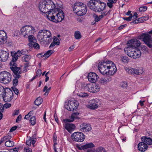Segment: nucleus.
I'll use <instances>...</instances> for the list:
<instances>
[{
  "instance_id": "1",
  "label": "nucleus",
  "mask_w": 152,
  "mask_h": 152,
  "mask_svg": "<svg viewBox=\"0 0 152 152\" xmlns=\"http://www.w3.org/2000/svg\"><path fill=\"white\" fill-rule=\"evenodd\" d=\"M37 38L39 40H42L41 42H45L47 44H50L53 39L51 33L46 30H41L39 32Z\"/></svg>"
},
{
  "instance_id": "2",
  "label": "nucleus",
  "mask_w": 152,
  "mask_h": 152,
  "mask_svg": "<svg viewBox=\"0 0 152 152\" xmlns=\"http://www.w3.org/2000/svg\"><path fill=\"white\" fill-rule=\"evenodd\" d=\"M139 39H142L149 48H152V37L148 32L142 33L138 36Z\"/></svg>"
},
{
  "instance_id": "3",
  "label": "nucleus",
  "mask_w": 152,
  "mask_h": 152,
  "mask_svg": "<svg viewBox=\"0 0 152 152\" xmlns=\"http://www.w3.org/2000/svg\"><path fill=\"white\" fill-rule=\"evenodd\" d=\"M20 30L22 34L26 38H27L28 36L34 34L35 31L34 27L30 25L24 26Z\"/></svg>"
},
{
  "instance_id": "4",
  "label": "nucleus",
  "mask_w": 152,
  "mask_h": 152,
  "mask_svg": "<svg viewBox=\"0 0 152 152\" xmlns=\"http://www.w3.org/2000/svg\"><path fill=\"white\" fill-rule=\"evenodd\" d=\"M12 75L9 72L4 71L0 72V82L4 84L9 83L12 79Z\"/></svg>"
},
{
  "instance_id": "5",
  "label": "nucleus",
  "mask_w": 152,
  "mask_h": 152,
  "mask_svg": "<svg viewBox=\"0 0 152 152\" xmlns=\"http://www.w3.org/2000/svg\"><path fill=\"white\" fill-rule=\"evenodd\" d=\"M111 63V61H110L99 62L98 65V67L100 72L103 75L107 74V68L109 67L108 65L109 64H110Z\"/></svg>"
},
{
  "instance_id": "6",
  "label": "nucleus",
  "mask_w": 152,
  "mask_h": 152,
  "mask_svg": "<svg viewBox=\"0 0 152 152\" xmlns=\"http://www.w3.org/2000/svg\"><path fill=\"white\" fill-rule=\"evenodd\" d=\"M10 69L12 72V75L14 78H19L21 77V75L22 73L21 69L17 66V64L13 62V64H11Z\"/></svg>"
},
{
  "instance_id": "7",
  "label": "nucleus",
  "mask_w": 152,
  "mask_h": 152,
  "mask_svg": "<svg viewBox=\"0 0 152 152\" xmlns=\"http://www.w3.org/2000/svg\"><path fill=\"white\" fill-rule=\"evenodd\" d=\"M13 92L9 88H7V90L2 96L4 101L6 102H10L13 99Z\"/></svg>"
},
{
  "instance_id": "8",
  "label": "nucleus",
  "mask_w": 152,
  "mask_h": 152,
  "mask_svg": "<svg viewBox=\"0 0 152 152\" xmlns=\"http://www.w3.org/2000/svg\"><path fill=\"white\" fill-rule=\"evenodd\" d=\"M85 138V135L82 132H75L71 136V138L72 140L74 141L79 142H83Z\"/></svg>"
},
{
  "instance_id": "9",
  "label": "nucleus",
  "mask_w": 152,
  "mask_h": 152,
  "mask_svg": "<svg viewBox=\"0 0 152 152\" xmlns=\"http://www.w3.org/2000/svg\"><path fill=\"white\" fill-rule=\"evenodd\" d=\"M127 45L129 49H137L140 45V42L136 39H132L127 42Z\"/></svg>"
},
{
  "instance_id": "10",
  "label": "nucleus",
  "mask_w": 152,
  "mask_h": 152,
  "mask_svg": "<svg viewBox=\"0 0 152 152\" xmlns=\"http://www.w3.org/2000/svg\"><path fill=\"white\" fill-rule=\"evenodd\" d=\"M56 10L57 15L55 17L54 22L57 23L61 21L64 18V15L63 11L59 8Z\"/></svg>"
},
{
  "instance_id": "11",
  "label": "nucleus",
  "mask_w": 152,
  "mask_h": 152,
  "mask_svg": "<svg viewBox=\"0 0 152 152\" xmlns=\"http://www.w3.org/2000/svg\"><path fill=\"white\" fill-rule=\"evenodd\" d=\"M78 106V102L76 101L73 100L69 101L68 104L65 107L67 110L69 111H73L77 108Z\"/></svg>"
},
{
  "instance_id": "12",
  "label": "nucleus",
  "mask_w": 152,
  "mask_h": 152,
  "mask_svg": "<svg viewBox=\"0 0 152 152\" xmlns=\"http://www.w3.org/2000/svg\"><path fill=\"white\" fill-rule=\"evenodd\" d=\"M124 68L126 72L130 74H135L137 75H140L142 74L143 72L142 69L140 68L134 69L127 67H125Z\"/></svg>"
},
{
  "instance_id": "13",
  "label": "nucleus",
  "mask_w": 152,
  "mask_h": 152,
  "mask_svg": "<svg viewBox=\"0 0 152 152\" xmlns=\"http://www.w3.org/2000/svg\"><path fill=\"white\" fill-rule=\"evenodd\" d=\"M79 129L80 131L83 132H91L92 128L90 124L87 123H83L79 125Z\"/></svg>"
},
{
  "instance_id": "14",
  "label": "nucleus",
  "mask_w": 152,
  "mask_h": 152,
  "mask_svg": "<svg viewBox=\"0 0 152 152\" xmlns=\"http://www.w3.org/2000/svg\"><path fill=\"white\" fill-rule=\"evenodd\" d=\"M96 4L95 12H101L103 11L105 8L106 4L105 3L97 0Z\"/></svg>"
},
{
  "instance_id": "15",
  "label": "nucleus",
  "mask_w": 152,
  "mask_h": 152,
  "mask_svg": "<svg viewBox=\"0 0 152 152\" xmlns=\"http://www.w3.org/2000/svg\"><path fill=\"white\" fill-rule=\"evenodd\" d=\"M8 44L7 33L4 30H0V45Z\"/></svg>"
},
{
  "instance_id": "16",
  "label": "nucleus",
  "mask_w": 152,
  "mask_h": 152,
  "mask_svg": "<svg viewBox=\"0 0 152 152\" xmlns=\"http://www.w3.org/2000/svg\"><path fill=\"white\" fill-rule=\"evenodd\" d=\"M46 5L47 10H56L57 8H56L55 5L52 0H46Z\"/></svg>"
},
{
  "instance_id": "17",
  "label": "nucleus",
  "mask_w": 152,
  "mask_h": 152,
  "mask_svg": "<svg viewBox=\"0 0 152 152\" xmlns=\"http://www.w3.org/2000/svg\"><path fill=\"white\" fill-rule=\"evenodd\" d=\"M9 57V53L8 51L0 50V61L1 62H5Z\"/></svg>"
},
{
  "instance_id": "18",
  "label": "nucleus",
  "mask_w": 152,
  "mask_h": 152,
  "mask_svg": "<svg viewBox=\"0 0 152 152\" xmlns=\"http://www.w3.org/2000/svg\"><path fill=\"white\" fill-rule=\"evenodd\" d=\"M89 81L92 83H94L97 81L99 78L98 76L95 72H90L89 73L87 76Z\"/></svg>"
},
{
  "instance_id": "19",
  "label": "nucleus",
  "mask_w": 152,
  "mask_h": 152,
  "mask_svg": "<svg viewBox=\"0 0 152 152\" xmlns=\"http://www.w3.org/2000/svg\"><path fill=\"white\" fill-rule=\"evenodd\" d=\"M109 67L107 68V72L108 74L110 75H113L116 72L117 68L115 64L111 61L110 64L108 65Z\"/></svg>"
},
{
  "instance_id": "20",
  "label": "nucleus",
  "mask_w": 152,
  "mask_h": 152,
  "mask_svg": "<svg viewBox=\"0 0 152 152\" xmlns=\"http://www.w3.org/2000/svg\"><path fill=\"white\" fill-rule=\"evenodd\" d=\"M48 15H46V17L49 20L54 22L55 17L56 14V10H47Z\"/></svg>"
},
{
  "instance_id": "21",
  "label": "nucleus",
  "mask_w": 152,
  "mask_h": 152,
  "mask_svg": "<svg viewBox=\"0 0 152 152\" xmlns=\"http://www.w3.org/2000/svg\"><path fill=\"white\" fill-rule=\"evenodd\" d=\"M88 91L92 93H96L99 91V86L96 84H90L89 86Z\"/></svg>"
},
{
  "instance_id": "22",
  "label": "nucleus",
  "mask_w": 152,
  "mask_h": 152,
  "mask_svg": "<svg viewBox=\"0 0 152 152\" xmlns=\"http://www.w3.org/2000/svg\"><path fill=\"white\" fill-rule=\"evenodd\" d=\"M83 6H84V4L82 3L79 2H75L72 6L74 12L76 14L77 12L79 11V10H80V8Z\"/></svg>"
},
{
  "instance_id": "23",
  "label": "nucleus",
  "mask_w": 152,
  "mask_h": 152,
  "mask_svg": "<svg viewBox=\"0 0 152 152\" xmlns=\"http://www.w3.org/2000/svg\"><path fill=\"white\" fill-rule=\"evenodd\" d=\"M99 101L98 99H96L91 100L89 102V107L91 109H94L97 108L99 106Z\"/></svg>"
},
{
  "instance_id": "24",
  "label": "nucleus",
  "mask_w": 152,
  "mask_h": 152,
  "mask_svg": "<svg viewBox=\"0 0 152 152\" xmlns=\"http://www.w3.org/2000/svg\"><path fill=\"white\" fill-rule=\"evenodd\" d=\"M138 149L139 151L143 152L145 151L148 149V146L143 142H139L138 145Z\"/></svg>"
},
{
  "instance_id": "25",
  "label": "nucleus",
  "mask_w": 152,
  "mask_h": 152,
  "mask_svg": "<svg viewBox=\"0 0 152 152\" xmlns=\"http://www.w3.org/2000/svg\"><path fill=\"white\" fill-rule=\"evenodd\" d=\"M97 0H91L88 3V7L94 11L95 12L96 3Z\"/></svg>"
},
{
  "instance_id": "26",
  "label": "nucleus",
  "mask_w": 152,
  "mask_h": 152,
  "mask_svg": "<svg viewBox=\"0 0 152 152\" xmlns=\"http://www.w3.org/2000/svg\"><path fill=\"white\" fill-rule=\"evenodd\" d=\"M39 8L40 10L44 13H47V9L45 1L40 2L39 4Z\"/></svg>"
},
{
  "instance_id": "27",
  "label": "nucleus",
  "mask_w": 152,
  "mask_h": 152,
  "mask_svg": "<svg viewBox=\"0 0 152 152\" xmlns=\"http://www.w3.org/2000/svg\"><path fill=\"white\" fill-rule=\"evenodd\" d=\"M65 129L69 133H71L75 128V124H72L67 123L64 125Z\"/></svg>"
},
{
  "instance_id": "28",
  "label": "nucleus",
  "mask_w": 152,
  "mask_h": 152,
  "mask_svg": "<svg viewBox=\"0 0 152 152\" xmlns=\"http://www.w3.org/2000/svg\"><path fill=\"white\" fill-rule=\"evenodd\" d=\"M141 140L146 145H152V139L150 137L147 136H143L141 137Z\"/></svg>"
},
{
  "instance_id": "29",
  "label": "nucleus",
  "mask_w": 152,
  "mask_h": 152,
  "mask_svg": "<svg viewBox=\"0 0 152 152\" xmlns=\"http://www.w3.org/2000/svg\"><path fill=\"white\" fill-rule=\"evenodd\" d=\"M79 11L76 13L77 15L81 16L85 15L87 11V8L86 5L84 4V6H83L82 7Z\"/></svg>"
},
{
  "instance_id": "30",
  "label": "nucleus",
  "mask_w": 152,
  "mask_h": 152,
  "mask_svg": "<svg viewBox=\"0 0 152 152\" xmlns=\"http://www.w3.org/2000/svg\"><path fill=\"white\" fill-rule=\"evenodd\" d=\"M94 146L95 145L92 142H90L89 143H87L86 145H83L80 147L78 146L77 148L78 149L80 150H85L87 148H92L94 147Z\"/></svg>"
},
{
  "instance_id": "31",
  "label": "nucleus",
  "mask_w": 152,
  "mask_h": 152,
  "mask_svg": "<svg viewBox=\"0 0 152 152\" xmlns=\"http://www.w3.org/2000/svg\"><path fill=\"white\" fill-rule=\"evenodd\" d=\"M27 38H28V41L29 42L28 44V45L29 46H31L32 44L36 42V39L32 34L28 36Z\"/></svg>"
},
{
  "instance_id": "32",
  "label": "nucleus",
  "mask_w": 152,
  "mask_h": 152,
  "mask_svg": "<svg viewBox=\"0 0 152 152\" xmlns=\"http://www.w3.org/2000/svg\"><path fill=\"white\" fill-rule=\"evenodd\" d=\"M78 117L76 115L75 113H73L71 115L70 119H64V121L65 122H73L75 119H77L78 118Z\"/></svg>"
},
{
  "instance_id": "33",
  "label": "nucleus",
  "mask_w": 152,
  "mask_h": 152,
  "mask_svg": "<svg viewBox=\"0 0 152 152\" xmlns=\"http://www.w3.org/2000/svg\"><path fill=\"white\" fill-rule=\"evenodd\" d=\"M60 44V42L59 39L56 37H54L53 39V42H52L49 48H52L54 47L55 45H59Z\"/></svg>"
},
{
  "instance_id": "34",
  "label": "nucleus",
  "mask_w": 152,
  "mask_h": 152,
  "mask_svg": "<svg viewBox=\"0 0 152 152\" xmlns=\"http://www.w3.org/2000/svg\"><path fill=\"white\" fill-rule=\"evenodd\" d=\"M11 55L12 58L11 62L10 63V64H13V62L15 63V62L17 60L18 57V55L16 54L15 51L11 52Z\"/></svg>"
},
{
  "instance_id": "35",
  "label": "nucleus",
  "mask_w": 152,
  "mask_h": 152,
  "mask_svg": "<svg viewBox=\"0 0 152 152\" xmlns=\"http://www.w3.org/2000/svg\"><path fill=\"white\" fill-rule=\"evenodd\" d=\"M141 53V52L139 49H134V52L132 58H139L140 56Z\"/></svg>"
},
{
  "instance_id": "36",
  "label": "nucleus",
  "mask_w": 152,
  "mask_h": 152,
  "mask_svg": "<svg viewBox=\"0 0 152 152\" xmlns=\"http://www.w3.org/2000/svg\"><path fill=\"white\" fill-rule=\"evenodd\" d=\"M96 152H106L105 149L101 147H98L96 149ZM86 152H93L91 149H88Z\"/></svg>"
},
{
  "instance_id": "37",
  "label": "nucleus",
  "mask_w": 152,
  "mask_h": 152,
  "mask_svg": "<svg viewBox=\"0 0 152 152\" xmlns=\"http://www.w3.org/2000/svg\"><path fill=\"white\" fill-rule=\"evenodd\" d=\"M110 80L108 78H102L100 79L99 82L102 84L105 85L109 82Z\"/></svg>"
},
{
  "instance_id": "38",
  "label": "nucleus",
  "mask_w": 152,
  "mask_h": 152,
  "mask_svg": "<svg viewBox=\"0 0 152 152\" xmlns=\"http://www.w3.org/2000/svg\"><path fill=\"white\" fill-rule=\"evenodd\" d=\"M117 1V0H108L107 5L110 8H111L113 7V4L115 3Z\"/></svg>"
},
{
  "instance_id": "39",
  "label": "nucleus",
  "mask_w": 152,
  "mask_h": 152,
  "mask_svg": "<svg viewBox=\"0 0 152 152\" xmlns=\"http://www.w3.org/2000/svg\"><path fill=\"white\" fill-rule=\"evenodd\" d=\"M128 57L126 56H122L121 57V60L125 63H127L129 61Z\"/></svg>"
},
{
  "instance_id": "40",
  "label": "nucleus",
  "mask_w": 152,
  "mask_h": 152,
  "mask_svg": "<svg viewBox=\"0 0 152 152\" xmlns=\"http://www.w3.org/2000/svg\"><path fill=\"white\" fill-rule=\"evenodd\" d=\"M42 99L40 97L37 98L35 101L34 103L37 106L40 105L42 102Z\"/></svg>"
},
{
  "instance_id": "41",
  "label": "nucleus",
  "mask_w": 152,
  "mask_h": 152,
  "mask_svg": "<svg viewBox=\"0 0 152 152\" xmlns=\"http://www.w3.org/2000/svg\"><path fill=\"white\" fill-rule=\"evenodd\" d=\"M14 142L11 140H8L6 141L5 143V145L7 147H11L14 145Z\"/></svg>"
},
{
  "instance_id": "42",
  "label": "nucleus",
  "mask_w": 152,
  "mask_h": 152,
  "mask_svg": "<svg viewBox=\"0 0 152 152\" xmlns=\"http://www.w3.org/2000/svg\"><path fill=\"white\" fill-rule=\"evenodd\" d=\"M134 52V49H129L128 48L127 51V54L129 57L132 58Z\"/></svg>"
},
{
  "instance_id": "43",
  "label": "nucleus",
  "mask_w": 152,
  "mask_h": 152,
  "mask_svg": "<svg viewBox=\"0 0 152 152\" xmlns=\"http://www.w3.org/2000/svg\"><path fill=\"white\" fill-rule=\"evenodd\" d=\"M90 83H83L82 85V88L83 89L86 91H88L89 88V86L90 85Z\"/></svg>"
},
{
  "instance_id": "44",
  "label": "nucleus",
  "mask_w": 152,
  "mask_h": 152,
  "mask_svg": "<svg viewBox=\"0 0 152 152\" xmlns=\"http://www.w3.org/2000/svg\"><path fill=\"white\" fill-rule=\"evenodd\" d=\"M31 59V56L29 55H25L22 57V60L23 61L28 62Z\"/></svg>"
},
{
  "instance_id": "45",
  "label": "nucleus",
  "mask_w": 152,
  "mask_h": 152,
  "mask_svg": "<svg viewBox=\"0 0 152 152\" xmlns=\"http://www.w3.org/2000/svg\"><path fill=\"white\" fill-rule=\"evenodd\" d=\"M74 36L76 39H79L81 37L80 33L79 31H77L75 32Z\"/></svg>"
},
{
  "instance_id": "46",
  "label": "nucleus",
  "mask_w": 152,
  "mask_h": 152,
  "mask_svg": "<svg viewBox=\"0 0 152 152\" xmlns=\"http://www.w3.org/2000/svg\"><path fill=\"white\" fill-rule=\"evenodd\" d=\"M53 53V50H49L45 53V58H47Z\"/></svg>"
},
{
  "instance_id": "47",
  "label": "nucleus",
  "mask_w": 152,
  "mask_h": 152,
  "mask_svg": "<svg viewBox=\"0 0 152 152\" xmlns=\"http://www.w3.org/2000/svg\"><path fill=\"white\" fill-rule=\"evenodd\" d=\"M7 88H4L2 86H0V95L2 96L3 94H4L5 90H7Z\"/></svg>"
},
{
  "instance_id": "48",
  "label": "nucleus",
  "mask_w": 152,
  "mask_h": 152,
  "mask_svg": "<svg viewBox=\"0 0 152 152\" xmlns=\"http://www.w3.org/2000/svg\"><path fill=\"white\" fill-rule=\"evenodd\" d=\"M77 95L78 96L83 98L88 97V96L87 93L85 92L80 93L77 94Z\"/></svg>"
},
{
  "instance_id": "49",
  "label": "nucleus",
  "mask_w": 152,
  "mask_h": 152,
  "mask_svg": "<svg viewBox=\"0 0 152 152\" xmlns=\"http://www.w3.org/2000/svg\"><path fill=\"white\" fill-rule=\"evenodd\" d=\"M36 135H34L31 138V143H32L34 147V144L36 142Z\"/></svg>"
},
{
  "instance_id": "50",
  "label": "nucleus",
  "mask_w": 152,
  "mask_h": 152,
  "mask_svg": "<svg viewBox=\"0 0 152 152\" xmlns=\"http://www.w3.org/2000/svg\"><path fill=\"white\" fill-rule=\"evenodd\" d=\"M30 121L31 124L33 126L35 124L36 121V119L35 117L33 116L31 118Z\"/></svg>"
},
{
  "instance_id": "51",
  "label": "nucleus",
  "mask_w": 152,
  "mask_h": 152,
  "mask_svg": "<svg viewBox=\"0 0 152 152\" xmlns=\"http://www.w3.org/2000/svg\"><path fill=\"white\" fill-rule=\"evenodd\" d=\"M30 47H33L35 49H38L39 48V45L37 43H34L32 44V46Z\"/></svg>"
},
{
  "instance_id": "52",
  "label": "nucleus",
  "mask_w": 152,
  "mask_h": 152,
  "mask_svg": "<svg viewBox=\"0 0 152 152\" xmlns=\"http://www.w3.org/2000/svg\"><path fill=\"white\" fill-rule=\"evenodd\" d=\"M11 138V136L10 135H7L4 136L3 138L4 139V141L6 140H9Z\"/></svg>"
},
{
  "instance_id": "53",
  "label": "nucleus",
  "mask_w": 152,
  "mask_h": 152,
  "mask_svg": "<svg viewBox=\"0 0 152 152\" xmlns=\"http://www.w3.org/2000/svg\"><path fill=\"white\" fill-rule=\"evenodd\" d=\"M17 78L14 79L12 80L13 84L14 86H16L18 85V80Z\"/></svg>"
},
{
  "instance_id": "54",
  "label": "nucleus",
  "mask_w": 152,
  "mask_h": 152,
  "mask_svg": "<svg viewBox=\"0 0 152 152\" xmlns=\"http://www.w3.org/2000/svg\"><path fill=\"white\" fill-rule=\"evenodd\" d=\"M132 17V15H131V16H129V17H123V19L124 20H126L128 21H131Z\"/></svg>"
},
{
  "instance_id": "55",
  "label": "nucleus",
  "mask_w": 152,
  "mask_h": 152,
  "mask_svg": "<svg viewBox=\"0 0 152 152\" xmlns=\"http://www.w3.org/2000/svg\"><path fill=\"white\" fill-rule=\"evenodd\" d=\"M147 7L146 6H144L139 8V11L140 12H144L147 10Z\"/></svg>"
},
{
  "instance_id": "56",
  "label": "nucleus",
  "mask_w": 152,
  "mask_h": 152,
  "mask_svg": "<svg viewBox=\"0 0 152 152\" xmlns=\"http://www.w3.org/2000/svg\"><path fill=\"white\" fill-rule=\"evenodd\" d=\"M29 64V63L28 62H27L26 63L24 64V71L25 72H26L27 71V68L28 66V65Z\"/></svg>"
},
{
  "instance_id": "57",
  "label": "nucleus",
  "mask_w": 152,
  "mask_h": 152,
  "mask_svg": "<svg viewBox=\"0 0 152 152\" xmlns=\"http://www.w3.org/2000/svg\"><path fill=\"white\" fill-rule=\"evenodd\" d=\"M121 86L123 88H126L127 86V83L126 82H123L121 83Z\"/></svg>"
},
{
  "instance_id": "58",
  "label": "nucleus",
  "mask_w": 152,
  "mask_h": 152,
  "mask_svg": "<svg viewBox=\"0 0 152 152\" xmlns=\"http://www.w3.org/2000/svg\"><path fill=\"white\" fill-rule=\"evenodd\" d=\"M56 138V135L55 134H54L53 136V140L54 142V145H56L57 144Z\"/></svg>"
},
{
  "instance_id": "59",
  "label": "nucleus",
  "mask_w": 152,
  "mask_h": 152,
  "mask_svg": "<svg viewBox=\"0 0 152 152\" xmlns=\"http://www.w3.org/2000/svg\"><path fill=\"white\" fill-rule=\"evenodd\" d=\"M132 20H133V21L132 22H131L130 23L131 24V25L134 24H135L136 23H140V22H139V20H138V19L137 20V19L134 20V19H133Z\"/></svg>"
},
{
  "instance_id": "60",
  "label": "nucleus",
  "mask_w": 152,
  "mask_h": 152,
  "mask_svg": "<svg viewBox=\"0 0 152 152\" xmlns=\"http://www.w3.org/2000/svg\"><path fill=\"white\" fill-rule=\"evenodd\" d=\"M11 106V104L10 103H5L3 107L6 109L10 107Z\"/></svg>"
},
{
  "instance_id": "61",
  "label": "nucleus",
  "mask_w": 152,
  "mask_h": 152,
  "mask_svg": "<svg viewBox=\"0 0 152 152\" xmlns=\"http://www.w3.org/2000/svg\"><path fill=\"white\" fill-rule=\"evenodd\" d=\"M24 151L26 152H32V150L29 148L28 147H26L24 148Z\"/></svg>"
},
{
  "instance_id": "62",
  "label": "nucleus",
  "mask_w": 152,
  "mask_h": 152,
  "mask_svg": "<svg viewBox=\"0 0 152 152\" xmlns=\"http://www.w3.org/2000/svg\"><path fill=\"white\" fill-rule=\"evenodd\" d=\"M42 74V71L40 69H38L37 70L36 73V75L37 77L39 76L41 74Z\"/></svg>"
},
{
  "instance_id": "63",
  "label": "nucleus",
  "mask_w": 152,
  "mask_h": 152,
  "mask_svg": "<svg viewBox=\"0 0 152 152\" xmlns=\"http://www.w3.org/2000/svg\"><path fill=\"white\" fill-rule=\"evenodd\" d=\"M26 144L28 146H30L31 144V138L30 137L28 140L26 141Z\"/></svg>"
},
{
  "instance_id": "64",
  "label": "nucleus",
  "mask_w": 152,
  "mask_h": 152,
  "mask_svg": "<svg viewBox=\"0 0 152 152\" xmlns=\"http://www.w3.org/2000/svg\"><path fill=\"white\" fill-rule=\"evenodd\" d=\"M12 89L14 92H15V94L16 95H18L19 92L18 90L16 88H15V87H12Z\"/></svg>"
}]
</instances>
